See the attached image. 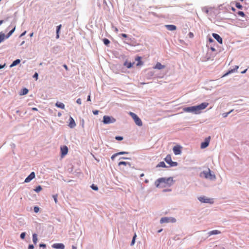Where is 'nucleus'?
I'll return each mask as SVG.
<instances>
[{"label":"nucleus","instance_id":"55","mask_svg":"<svg viewBox=\"0 0 249 249\" xmlns=\"http://www.w3.org/2000/svg\"><path fill=\"white\" fill-rule=\"evenodd\" d=\"M130 158H129L122 157H121L119 160H130Z\"/></svg>","mask_w":249,"mask_h":249},{"label":"nucleus","instance_id":"31","mask_svg":"<svg viewBox=\"0 0 249 249\" xmlns=\"http://www.w3.org/2000/svg\"><path fill=\"white\" fill-rule=\"evenodd\" d=\"M90 188L94 190V191H98V187L97 186V185L94 184H92L91 186H90Z\"/></svg>","mask_w":249,"mask_h":249},{"label":"nucleus","instance_id":"24","mask_svg":"<svg viewBox=\"0 0 249 249\" xmlns=\"http://www.w3.org/2000/svg\"><path fill=\"white\" fill-rule=\"evenodd\" d=\"M220 231L218 230H213L212 231H210L208 232V234L209 236L212 235H216L220 233Z\"/></svg>","mask_w":249,"mask_h":249},{"label":"nucleus","instance_id":"41","mask_svg":"<svg viewBox=\"0 0 249 249\" xmlns=\"http://www.w3.org/2000/svg\"><path fill=\"white\" fill-rule=\"evenodd\" d=\"M117 153H118V155H121L128 154H129V152H125V151H121V152H118Z\"/></svg>","mask_w":249,"mask_h":249},{"label":"nucleus","instance_id":"28","mask_svg":"<svg viewBox=\"0 0 249 249\" xmlns=\"http://www.w3.org/2000/svg\"><path fill=\"white\" fill-rule=\"evenodd\" d=\"M33 242L34 244H36L37 242V235L36 233L33 234Z\"/></svg>","mask_w":249,"mask_h":249},{"label":"nucleus","instance_id":"35","mask_svg":"<svg viewBox=\"0 0 249 249\" xmlns=\"http://www.w3.org/2000/svg\"><path fill=\"white\" fill-rule=\"evenodd\" d=\"M115 139H116V140L120 141L123 140L124 138L123 136H117L115 137Z\"/></svg>","mask_w":249,"mask_h":249},{"label":"nucleus","instance_id":"47","mask_svg":"<svg viewBox=\"0 0 249 249\" xmlns=\"http://www.w3.org/2000/svg\"><path fill=\"white\" fill-rule=\"evenodd\" d=\"M39 247L40 248H45L46 247V244H44V243H41L39 244Z\"/></svg>","mask_w":249,"mask_h":249},{"label":"nucleus","instance_id":"11","mask_svg":"<svg viewBox=\"0 0 249 249\" xmlns=\"http://www.w3.org/2000/svg\"><path fill=\"white\" fill-rule=\"evenodd\" d=\"M239 67L238 66H235L234 68L233 69H231L229 70L226 72H225L222 76L221 78L227 76L229 75V74L235 72L237 70Z\"/></svg>","mask_w":249,"mask_h":249},{"label":"nucleus","instance_id":"9","mask_svg":"<svg viewBox=\"0 0 249 249\" xmlns=\"http://www.w3.org/2000/svg\"><path fill=\"white\" fill-rule=\"evenodd\" d=\"M176 221V219L175 218L168 217H163L161 218L160 220V223L161 224L169 222L174 223Z\"/></svg>","mask_w":249,"mask_h":249},{"label":"nucleus","instance_id":"61","mask_svg":"<svg viewBox=\"0 0 249 249\" xmlns=\"http://www.w3.org/2000/svg\"><path fill=\"white\" fill-rule=\"evenodd\" d=\"M247 71V69H246L244 70V71H241V73H243H243H246V72Z\"/></svg>","mask_w":249,"mask_h":249},{"label":"nucleus","instance_id":"49","mask_svg":"<svg viewBox=\"0 0 249 249\" xmlns=\"http://www.w3.org/2000/svg\"><path fill=\"white\" fill-rule=\"evenodd\" d=\"M93 114L95 115H98L99 113V111L98 110H94L92 111Z\"/></svg>","mask_w":249,"mask_h":249},{"label":"nucleus","instance_id":"40","mask_svg":"<svg viewBox=\"0 0 249 249\" xmlns=\"http://www.w3.org/2000/svg\"><path fill=\"white\" fill-rule=\"evenodd\" d=\"M39 210V208L38 206H35L34 207V211L35 213H38Z\"/></svg>","mask_w":249,"mask_h":249},{"label":"nucleus","instance_id":"58","mask_svg":"<svg viewBox=\"0 0 249 249\" xmlns=\"http://www.w3.org/2000/svg\"><path fill=\"white\" fill-rule=\"evenodd\" d=\"M137 67H140L143 65V63H136Z\"/></svg>","mask_w":249,"mask_h":249},{"label":"nucleus","instance_id":"57","mask_svg":"<svg viewBox=\"0 0 249 249\" xmlns=\"http://www.w3.org/2000/svg\"><path fill=\"white\" fill-rule=\"evenodd\" d=\"M87 101H91L90 95H89L87 97Z\"/></svg>","mask_w":249,"mask_h":249},{"label":"nucleus","instance_id":"50","mask_svg":"<svg viewBox=\"0 0 249 249\" xmlns=\"http://www.w3.org/2000/svg\"><path fill=\"white\" fill-rule=\"evenodd\" d=\"M61 28V25H59L57 26L56 27V32H59Z\"/></svg>","mask_w":249,"mask_h":249},{"label":"nucleus","instance_id":"44","mask_svg":"<svg viewBox=\"0 0 249 249\" xmlns=\"http://www.w3.org/2000/svg\"><path fill=\"white\" fill-rule=\"evenodd\" d=\"M141 59H142L141 57H140V56H137L135 58V60L138 61V62H141Z\"/></svg>","mask_w":249,"mask_h":249},{"label":"nucleus","instance_id":"33","mask_svg":"<svg viewBox=\"0 0 249 249\" xmlns=\"http://www.w3.org/2000/svg\"><path fill=\"white\" fill-rule=\"evenodd\" d=\"M147 78H150L154 75V72L153 71H149L147 72Z\"/></svg>","mask_w":249,"mask_h":249},{"label":"nucleus","instance_id":"54","mask_svg":"<svg viewBox=\"0 0 249 249\" xmlns=\"http://www.w3.org/2000/svg\"><path fill=\"white\" fill-rule=\"evenodd\" d=\"M18 64L19 63H11V64L10 66V68H12L13 67H15V66H17Z\"/></svg>","mask_w":249,"mask_h":249},{"label":"nucleus","instance_id":"8","mask_svg":"<svg viewBox=\"0 0 249 249\" xmlns=\"http://www.w3.org/2000/svg\"><path fill=\"white\" fill-rule=\"evenodd\" d=\"M198 199L201 203L213 204V199L207 198L205 196H201L198 197Z\"/></svg>","mask_w":249,"mask_h":249},{"label":"nucleus","instance_id":"6","mask_svg":"<svg viewBox=\"0 0 249 249\" xmlns=\"http://www.w3.org/2000/svg\"><path fill=\"white\" fill-rule=\"evenodd\" d=\"M183 110L185 112H192L196 114H199L196 106H194L184 107L183 108Z\"/></svg>","mask_w":249,"mask_h":249},{"label":"nucleus","instance_id":"32","mask_svg":"<svg viewBox=\"0 0 249 249\" xmlns=\"http://www.w3.org/2000/svg\"><path fill=\"white\" fill-rule=\"evenodd\" d=\"M15 30V27H14L11 31H10L8 34H7V35L6 36H5L6 38H8L10 36H11V35L13 33V32H14Z\"/></svg>","mask_w":249,"mask_h":249},{"label":"nucleus","instance_id":"20","mask_svg":"<svg viewBox=\"0 0 249 249\" xmlns=\"http://www.w3.org/2000/svg\"><path fill=\"white\" fill-rule=\"evenodd\" d=\"M163 179L161 178H158L155 182V185L157 188L160 187V185L162 183V181H163Z\"/></svg>","mask_w":249,"mask_h":249},{"label":"nucleus","instance_id":"25","mask_svg":"<svg viewBox=\"0 0 249 249\" xmlns=\"http://www.w3.org/2000/svg\"><path fill=\"white\" fill-rule=\"evenodd\" d=\"M166 28L170 31H174L176 29V26L174 25H167Z\"/></svg>","mask_w":249,"mask_h":249},{"label":"nucleus","instance_id":"12","mask_svg":"<svg viewBox=\"0 0 249 249\" xmlns=\"http://www.w3.org/2000/svg\"><path fill=\"white\" fill-rule=\"evenodd\" d=\"M208 105H209V103H206V102H203L198 105H197L196 106H197V110L198 111L199 113H200V111L201 110H203V109H205V108H206Z\"/></svg>","mask_w":249,"mask_h":249},{"label":"nucleus","instance_id":"59","mask_svg":"<svg viewBox=\"0 0 249 249\" xmlns=\"http://www.w3.org/2000/svg\"><path fill=\"white\" fill-rule=\"evenodd\" d=\"M189 36L190 37H193L194 36V35L192 33L190 32L189 34Z\"/></svg>","mask_w":249,"mask_h":249},{"label":"nucleus","instance_id":"3","mask_svg":"<svg viewBox=\"0 0 249 249\" xmlns=\"http://www.w3.org/2000/svg\"><path fill=\"white\" fill-rule=\"evenodd\" d=\"M129 114L132 118L135 124L138 126H141L142 125V122L141 119L138 117V116L136 114L132 112H129Z\"/></svg>","mask_w":249,"mask_h":249},{"label":"nucleus","instance_id":"42","mask_svg":"<svg viewBox=\"0 0 249 249\" xmlns=\"http://www.w3.org/2000/svg\"><path fill=\"white\" fill-rule=\"evenodd\" d=\"M33 78H35L36 80L38 79V73L36 72L33 76Z\"/></svg>","mask_w":249,"mask_h":249},{"label":"nucleus","instance_id":"29","mask_svg":"<svg viewBox=\"0 0 249 249\" xmlns=\"http://www.w3.org/2000/svg\"><path fill=\"white\" fill-rule=\"evenodd\" d=\"M6 38L4 33H0V43L2 42Z\"/></svg>","mask_w":249,"mask_h":249},{"label":"nucleus","instance_id":"30","mask_svg":"<svg viewBox=\"0 0 249 249\" xmlns=\"http://www.w3.org/2000/svg\"><path fill=\"white\" fill-rule=\"evenodd\" d=\"M42 187L40 185H38L36 187V188L34 189V191L38 193L42 190Z\"/></svg>","mask_w":249,"mask_h":249},{"label":"nucleus","instance_id":"34","mask_svg":"<svg viewBox=\"0 0 249 249\" xmlns=\"http://www.w3.org/2000/svg\"><path fill=\"white\" fill-rule=\"evenodd\" d=\"M103 41L104 43L107 46L110 43V41L107 38H104Z\"/></svg>","mask_w":249,"mask_h":249},{"label":"nucleus","instance_id":"18","mask_svg":"<svg viewBox=\"0 0 249 249\" xmlns=\"http://www.w3.org/2000/svg\"><path fill=\"white\" fill-rule=\"evenodd\" d=\"M213 36L220 44L222 43V38L217 34L213 33Z\"/></svg>","mask_w":249,"mask_h":249},{"label":"nucleus","instance_id":"56","mask_svg":"<svg viewBox=\"0 0 249 249\" xmlns=\"http://www.w3.org/2000/svg\"><path fill=\"white\" fill-rule=\"evenodd\" d=\"M121 36L123 37H124V38H126L127 37V35L125 34H122L121 35Z\"/></svg>","mask_w":249,"mask_h":249},{"label":"nucleus","instance_id":"26","mask_svg":"<svg viewBox=\"0 0 249 249\" xmlns=\"http://www.w3.org/2000/svg\"><path fill=\"white\" fill-rule=\"evenodd\" d=\"M164 67L165 66L161 65V63H157V64L154 67V69L160 70Z\"/></svg>","mask_w":249,"mask_h":249},{"label":"nucleus","instance_id":"15","mask_svg":"<svg viewBox=\"0 0 249 249\" xmlns=\"http://www.w3.org/2000/svg\"><path fill=\"white\" fill-rule=\"evenodd\" d=\"M210 137L206 138L205 141L201 142L200 147L202 149H204L208 146L210 142Z\"/></svg>","mask_w":249,"mask_h":249},{"label":"nucleus","instance_id":"4","mask_svg":"<svg viewBox=\"0 0 249 249\" xmlns=\"http://www.w3.org/2000/svg\"><path fill=\"white\" fill-rule=\"evenodd\" d=\"M116 122V119L111 116L105 115L103 116L102 122L104 124H113Z\"/></svg>","mask_w":249,"mask_h":249},{"label":"nucleus","instance_id":"52","mask_svg":"<svg viewBox=\"0 0 249 249\" xmlns=\"http://www.w3.org/2000/svg\"><path fill=\"white\" fill-rule=\"evenodd\" d=\"M34 246L33 244H30L28 246V249H34Z\"/></svg>","mask_w":249,"mask_h":249},{"label":"nucleus","instance_id":"23","mask_svg":"<svg viewBox=\"0 0 249 249\" xmlns=\"http://www.w3.org/2000/svg\"><path fill=\"white\" fill-rule=\"evenodd\" d=\"M55 105L58 108H61V109H64L65 108V105L63 103H62V102H60L57 101L55 103Z\"/></svg>","mask_w":249,"mask_h":249},{"label":"nucleus","instance_id":"22","mask_svg":"<svg viewBox=\"0 0 249 249\" xmlns=\"http://www.w3.org/2000/svg\"><path fill=\"white\" fill-rule=\"evenodd\" d=\"M29 92V90L26 88H23L19 92L20 95H26Z\"/></svg>","mask_w":249,"mask_h":249},{"label":"nucleus","instance_id":"39","mask_svg":"<svg viewBox=\"0 0 249 249\" xmlns=\"http://www.w3.org/2000/svg\"><path fill=\"white\" fill-rule=\"evenodd\" d=\"M235 6L237 8L239 9H241L242 8V6L239 2H236L235 4Z\"/></svg>","mask_w":249,"mask_h":249},{"label":"nucleus","instance_id":"37","mask_svg":"<svg viewBox=\"0 0 249 249\" xmlns=\"http://www.w3.org/2000/svg\"><path fill=\"white\" fill-rule=\"evenodd\" d=\"M26 234V233L25 232H21L20 235V238L22 239H24L25 237Z\"/></svg>","mask_w":249,"mask_h":249},{"label":"nucleus","instance_id":"38","mask_svg":"<svg viewBox=\"0 0 249 249\" xmlns=\"http://www.w3.org/2000/svg\"><path fill=\"white\" fill-rule=\"evenodd\" d=\"M232 111V110H231L229 112H226V113H224L222 114V116L224 117V118H225V117H227L228 116V115L229 114H230L231 113V112Z\"/></svg>","mask_w":249,"mask_h":249},{"label":"nucleus","instance_id":"5","mask_svg":"<svg viewBox=\"0 0 249 249\" xmlns=\"http://www.w3.org/2000/svg\"><path fill=\"white\" fill-rule=\"evenodd\" d=\"M164 161L168 164L170 167L177 166L178 165V163L176 161H173L172 160L171 156L168 154L164 158Z\"/></svg>","mask_w":249,"mask_h":249},{"label":"nucleus","instance_id":"53","mask_svg":"<svg viewBox=\"0 0 249 249\" xmlns=\"http://www.w3.org/2000/svg\"><path fill=\"white\" fill-rule=\"evenodd\" d=\"M135 240H135L134 239H132V240L131 241V242L130 243V246H133L135 244Z\"/></svg>","mask_w":249,"mask_h":249},{"label":"nucleus","instance_id":"17","mask_svg":"<svg viewBox=\"0 0 249 249\" xmlns=\"http://www.w3.org/2000/svg\"><path fill=\"white\" fill-rule=\"evenodd\" d=\"M68 126L71 128H73L76 126V123L75 122V121H74V119L71 116H70V117L69 118V124Z\"/></svg>","mask_w":249,"mask_h":249},{"label":"nucleus","instance_id":"46","mask_svg":"<svg viewBox=\"0 0 249 249\" xmlns=\"http://www.w3.org/2000/svg\"><path fill=\"white\" fill-rule=\"evenodd\" d=\"M118 155V153H115L114 154H113V155H112V156L111 157V159L112 160H114V159L116 157H117Z\"/></svg>","mask_w":249,"mask_h":249},{"label":"nucleus","instance_id":"60","mask_svg":"<svg viewBox=\"0 0 249 249\" xmlns=\"http://www.w3.org/2000/svg\"><path fill=\"white\" fill-rule=\"evenodd\" d=\"M63 67L67 71L68 70V66L66 64H64Z\"/></svg>","mask_w":249,"mask_h":249},{"label":"nucleus","instance_id":"13","mask_svg":"<svg viewBox=\"0 0 249 249\" xmlns=\"http://www.w3.org/2000/svg\"><path fill=\"white\" fill-rule=\"evenodd\" d=\"M61 156L63 157L66 156L68 152V148L66 145H63L60 148Z\"/></svg>","mask_w":249,"mask_h":249},{"label":"nucleus","instance_id":"7","mask_svg":"<svg viewBox=\"0 0 249 249\" xmlns=\"http://www.w3.org/2000/svg\"><path fill=\"white\" fill-rule=\"evenodd\" d=\"M161 178L163 179V181H162V183L166 184V185H163L161 186V187H165L166 186H171L172 185L173 183L174 182V180H173V178L172 177H169V178Z\"/></svg>","mask_w":249,"mask_h":249},{"label":"nucleus","instance_id":"48","mask_svg":"<svg viewBox=\"0 0 249 249\" xmlns=\"http://www.w3.org/2000/svg\"><path fill=\"white\" fill-rule=\"evenodd\" d=\"M76 103L79 105H81L82 103L81 99L80 98H78L76 100Z\"/></svg>","mask_w":249,"mask_h":249},{"label":"nucleus","instance_id":"45","mask_svg":"<svg viewBox=\"0 0 249 249\" xmlns=\"http://www.w3.org/2000/svg\"><path fill=\"white\" fill-rule=\"evenodd\" d=\"M238 14L240 16H241V17H244L245 16V14L242 11H239L238 12Z\"/></svg>","mask_w":249,"mask_h":249},{"label":"nucleus","instance_id":"10","mask_svg":"<svg viewBox=\"0 0 249 249\" xmlns=\"http://www.w3.org/2000/svg\"><path fill=\"white\" fill-rule=\"evenodd\" d=\"M182 147L179 145H177L174 146L173 148V152L175 155H178L181 153Z\"/></svg>","mask_w":249,"mask_h":249},{"label":"nucleus","instance_id":"51","mask_svg":"<svg viewBox=\"0 0 249 249\" xmlns=\"http://www.w3.org/2000/svg\"><path fill=\"white\" fill-rule=\"evenodd\" d=\"M6 66V63H4L3 64H0V70L4 68Z\"/></svg>","mask_w":249,"mask_h":249},{"label":"nucleus","instance_id":"64","mask_svg":"<svg viewBox=\"0 0 249 249\" xmlns=\"http://www.w3.org/2000/svg\"><path fill=\"white\" fill-rule=\"evenodd\" d=\"M32 110H34V111H37L38 110V109L36 107H33V108H32Z\"/></svg>","mask_w":249,"mask_h":249},{"label":"nucleus","instance_id":"43","mask_svg":"<svg viewBox=\"0 0 249 249\" xmlns=\"http://www.w3.org/2000/svg\"><path fill=\"white\" fill-rule=\"evenodd\" d=\"M57 195H53V197L55 202V203H56L57 202Z\"/></svg>","mask_w":249,"mask_h":249},{"label":"nucleus","instance_id":"36","mask_svg":"<svg viewBox=\"0 0 249 249\" xmlns=\"http://www.w3.org/2000/svg\"><path fill=\"white\" fill-rule=\"evenodd\" d=\"M127 164H128L127 162L122 161H120L118 163V165L120 166V165H123L126 166V165H127Z\"/></svg>","mask_w":249,"mask_h":249},{"label":"nucleus","instance_id":"62","mask_svg":"<svg viewBox=\"0 0 249 249\" xmlns=\"http://www.w3.org/2000/svg\"><path fill=\"white\" fill-rule=\"evenodd\" d=\"M136 237H137V235H136V233H135L133 236L132 239H134L135 240H136Z\"/></svg>","mask_w":249,"mask_h":249},{"label":"nucleus","instance_id":"63","mask_svg":"<svg viewBox=\"0 0 249 249\" xmlns=\"http://www.w3.org/2000/svg\"><path fill=\"white\" fill-rule=\"evenodd\" d=\"M59 32H56V38H58L59 37Z\"/></svg>","mask_w":249,"mask_h":249},{"label":"nucleus","instance_id":"19","mask_svg":"<svg viewBox=\"0 0 249 249\" xmlns=\"http://www.w3.org/2000/svg\"><path fill=\"white\" fill-rule=\"evenodd\" d=\"M208 53H212V55L214 56L217 53V51L213 47H210L208 49Z\"/></svg>","mask_w":249,"mask_h":249},{"label":"nucleus","instance_id":"1","mask_svg":"<svg viewBox=\"0 0 249 249\" xmlns=\"http://www.w3.org/2000/svg\"><path fill=\"white\" fill-rule=\"evenodd\" d=\"M109 67L115 73L125 72V68L123 67V63H109Z\"/></svg>","mask_w":249,"mask_h":249},{"label":"nucleus","instance_id":"16","mask_svg":"<svg viewBox=\"0 0 249 249\" xmlns=\"http://www.w3.org/2000/svg\"><path fill=\"white\" fill-rule=\"evenodd\" d=\"M52 248L55 249H64L65 246L63 243H55L52 245Z\"/></svg>","mask_w":249,"mask_h":249},{"label":"nucleus","instance_id":"21","mask_svg":"<svg viewBox=\"0 0 249 249\" xmlns=\"http://www.w3.org/2000/svg\"><path fill=\"white\" fill-rule=\"evenodd\" d=\"M135 63H123V67L125 68V71L127 69H130L133 66Z\"/></svg>","mask_w":249,"mask_h":249},{"label":"nucleus","instance_id":"14","mask_svg":"<svg viewBox=\"0 0 249 249\" xmlns=\"http://www.w3.org/2000/svg\"><path fill=\"white\" fill-rule=\"evenodd\" d=\"M36 175L34 172H32L29 175H28L24 180V182L28 183L30 182L33 179L35 178Z\"/></svg>","mask_w":249,"mask_h":249},{"label":"nucleus","instance_id":"27","mask_svg":"<svg viewBox=\"0 0 249 249\" xmlns=\"http://www.w3.org/2000/svg\"><path fill=\"white\" fill-rule=\"evenodd\" d=\"M163 167V168H167V166L166 165L165 162L164 161H160L159 163L156 166V167Z\"/></svg>","mask_w":249,"mask_h":249},{"label":"nucleus","instance_id":"2","mask_svg":"<svg viewBox=\"0 0 249 249\" xmlns=\"http://www.w3.org/2000/svg\"><path fill=\"white\" fill-rule=\"evenodd\" d=\"M200 177H204L206 178L213 180L215 179V176L212 174L211 171L208 169V171H203L200 174Z\"/></svg>","mask_w":249,"mask_h":249}]
</instances>
